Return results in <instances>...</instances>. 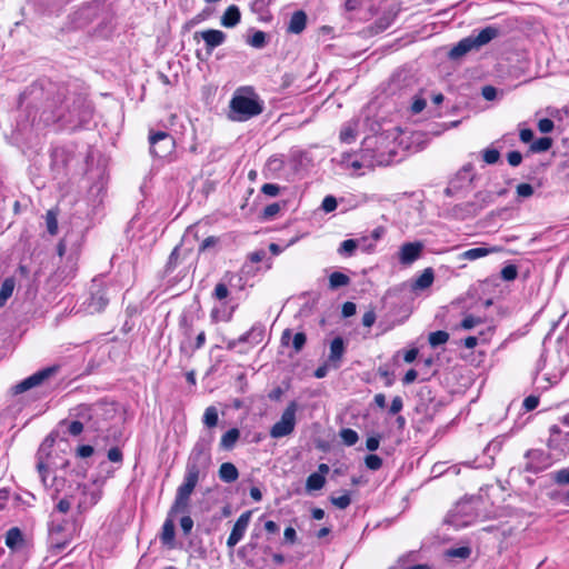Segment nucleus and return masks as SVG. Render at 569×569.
Listing matches in <instances>:
<instances>
[{"mask_svg": "<svg viewBox=\"0 0 569 569\" xmlns=\"http://www.w3.org/2000/svg\"><path fill=\"white\" fill-rule=\"evenodd\" d=\"M263 111V103L251 87L238 88L230 102L228 118L232 121L243 122L259 116Z\"/></svg>", "mask_w": 569, "mask_h": 569, "instance_id": "obj_1", "label": "nucleus"}, {"mask_svg": "<svg viewBox=\"0 0 569 569\" xmlns=\"http://www.w3.org/2000/svg\"><path fill=\"white\" fill-rule=\"evenodd\" d=\"M213 437H201L194 443L187 461L186 471L206 477L211 465V442Z\"/></svg>", "mask_w": 569, "mask_h": 569, "instance_id": "obj_2", "label": "nucleus"}, {"mask_svg": "<svg viewBox=\"0 0 569 569\" xmlns=\"http://www.w3.org/2000/svg\"><path fill=\"white\" fill-rule=\"evenodd\" d=\"M499 30L496 27L489 26L482 29L477 36H469L461 39L450 51L449 58L452 60L459 59L470 52L478 50L497 38Z\"/></svg>", "mask_w": 569, "mask_h": 569, "instance_id": "obj_3", "label": "nucleus"}, {"mask_svg": "<svg viewBox=\"0 0 569 569\" xmlns=\"http://www.w3.org/2000/svg\"><path fill=\"white\" fill-rule=\"evenodd\" d=\"M53 440L46 439L43 443L40 446L37 453V470L40 475L41 481L44 487L49 488L52 492L51 496L53 499L58 498V495L63 490L66 480L63 478L54 476L51 479V483H48V473H49V450L52 448Z\"/></svg>", "mask_w": 569, "mask_h": 569, "instance_id": "obj_4", "label": "nucleus"}, {"mask_svg": "<svg viewBox=\"0 0 569 569\" xmlns=\"http://www.w3.org/2000/svg\"><path fill=\"white\" fill-rule=\"evenodd\" d=\"M77 499V509L79 513L87 512L102 497V483L94 480L92 483H78L72 490Z\"/></svg>", "mask_w": 569, "mask_h": 569, "instance_id": "obj_5", "label": "nucleus"}, {"mask_svg": "<svg viewBox=\"0 0 569 569\" xmlns=\"http://www.w3.org/2000/svg\"><path fill=\"white\" fill-rule=\"evenodd\" d=\"M477 518L476 508L471 500L459 501L447 515L446 522L455 528L469 526Z\"/></svg>", "mask_w": 569, "mask_h": 569, "instance_id": "obj_6", "label": "nucleus"}, {"mask_svg": "<svg viewBox=\"0 0 569 569\" xmlns=\"http://www.w3.org/2000/svg\"><path fill=\"white\" fill-rule=\"evenodd\" d=\"M150 153L157 158H166L176 148L174 139L166 131L150 130L149 132Z\"/></svg>", "mask_w": 569, "mask_h": 569, "instance_id": "obj_7", "label": "nucleus"}, {"mask_svg": "<svg viewBox=\"0 0 569 569\" xmlns=\"http://www.w3.org/2000/svg\"><path fill=\"white\" fill-rule=\"evenodd\" d=\"M297 403L291 402L282 412L281 418L270 429L272 438H282L289 436L296 427Z\"/></svg>", "mask_w": 569, "mask_h": 569, "instance_id": "obj_8", "label": "nucleus"}, {"mask_svg": "<svg viewBox=\"0 0 569 569\" xmlns=\"http://www.w3.org/2000/svg\"><path fill=\"white\" fill-rule=\"evenodd\" d=\"M116 415V408L112 403L97 402L91 405V430L99 431L103 428L104 423L112 419Z\"/></svg>", "mask_w": 569, "mask_h": 569, "instance_id": "obj_9", "label": "nucleus"}, {"mask_svg": "<svg viewBox=\"0 0 569 569\" xmlns=\"http://www.w3.org/2000/svg\"><path fill=\"white\" fill-rule=\"evenodd\" d=\"M89 118V107L82 100L74 101L72 109H68V114L63 112L57 114V120L72 126L81 124L88 121Z\"/></svg>", "mask_w": 569, "mask_h": 569, "instance_id": "obj_10", "label": "nucleus"}, {"mask_svg": "<svg viewBox=\"0 0 569 569\" xmlns=\"http://www.w3.org/2000/svg\"><path fill=\"white\" fill-rule=\"evenodd\" d=\"M57 370H58V367L53 366V367L44 368V369L31 375L30 377L26 378L24 380L17 383L12 388L13 393L19 395V393H22L33 387L40 386L43 381H46L51 376H53L57 372Z\"/></svg>", "mask_w": 569, "mask_h": 569, "instance_id": "obj_11", "label": "nucleus"}, {"mask_svg": "<svg viewBox=\"0 0 569 569\" xmlns=\"http://www.w3.org/2000/svg\"><path fill=\"white\" fill-rule=\"evenodd\" d=\"M526 459L525 470L528 472L537 473L550 466L549 456L539 449L529 450L526 453Z\"/></svg>", "mask_w": 569, "mask_h": 569, "instance_id": "obj_12", "label": "nucleus"}, {"mask_svg": "<svg viewBox=\"0 0 569 569\" xmlns=\"http://www.w3.org/2000/svg\"><path fill=\"white\" fill-rule=\"evenodd\" d=\"M423 251V243L420 241L403 243L398 252L399 262L403 266H410L418 260Z\"/></svg>", "mask_w": 569, "mask_h": 569, "instance_id": "obj_13", "label": "nucleus"}, {"mask_svg": "<svg viewBox=\"0 0 569 569\" xmlns=\"http://www.w3.org/2000/svg\"><path fill=\"white\" fill-rule=\"evenodd\" d=\"M251 515V511H246L240 515L227 539L228 548L232 549L243 538L248 529Z\"/></svg>", "mask_w": 569, "mask_h": 569, "instance_id": "obj_14", "label": "nucleus"}, {"mask_svg": "<svg viewBox=\"0 0 569 569\" xmlns=\"http://www.w3.org/2000/svg\"><path fill=\"white\" fill-rule=\"evenodd\" d=\"M109 303V297L104 287L98 286L96 290L92 289L91 296L87 301V310L89 313H98L104 310Z\"/></svg>", "mask_w": 569, "mask_h": 569, "instance_id": "obj_15", "label": "nucleus"}, {"mask_svg": "<svg viewBox=\"0 0 569 569\" xmlns=\"http://www.w3.org/2000/svg\"><path fill=\"white\" fill-rule=\"evenodd\" d=\"M198 37H201V39L204 41L208 54H211L213 49L221 46L227 38L224 32L216 29H208L200 32H196L194 39L197 40Z\"/></svg>", "mask_w": 569, "mask_h": 569, "instance_id": "obj_16", "label": "nucleus"}, {"mask_svg": "<svg viewBox=\"0 0 569 569\" xmlns=\"http://www.w3.org/2000/svg\"><path fill=\"white\" fill-rule=\"evenodd\" d=\"M501 251H502V248L499 246L478 247V248H472V249L463 251L462 253L459 254V259L473 261V260L487 257L488 254L498 253Z\"/></svg>", "mask_w": 569, "mask_h": 569, "instance_id": "obj_17", "label": "nucleus"}, {"mask_svg": "<svg viewBox=\"0 0 569 569\" xmlns=\"http://www.w3.org/2000/svg\"><path fill=\"white\" fill-rule=\"evenodd\" d=\"M345 350L343 339L341 337H336L330 343V353L328 357V362L332 368L338 369L340 367Z\"/></svg>", "mask_w": 569, "mask_h": 569, "instance_id": "obj_18", "label": "nucleus"}, {"mask_svg": "<svg viewBox=\"0 0 569 569\" xmlns=\"http://www.w3.org/2000/svg\"><path fill=\"white\" fill-rule=\"evenodd\" d=\"M201 478L202 476L186 471L183 482L178 487L176 495L190 499Z\"/></svg>", "mask_w": 569, "mask_h": 569, "instance_id": "obj_19", "label": "nucleus"}, {"mask_svg": "<svg viewBox=\"0 0 569 569\" xmlns=\"http://www.w3.org/2000/svg\"><path fill=\"white\" fill-rule=\"evenodd\" d=\"M264 337V327L262 325H254L249 331L241 335L238 339L239 343L249 342L251 345H258L262 342Z\"/></svg>", "mask_w": 569, "mask_h": 569, "instance_id": "obj_20", "label": "nucleus"}, {"mask_svg": "<svg viewBox=\"0 0 569 569\" xmlns=\"http://www.w3.org/2000/svg\"><path fill=\"white\" fill-rule=\"evenodd\" d=\"M435 280V272L432 268H427L415 280L411 286L413 291H420L431 287Z\"/></svg>", "mask_w": 569, "mask_h": 569, "instance_id": "obj_21", "label": "nucleus"}, {"mask_svg": "<svg viewBox=\"0 0 569 569\" xmlns=\"http://www.w3.org/2000/svg\"><path fill=\"white\" fill-rule=\"evenodd\" d=\"M70 416L73 417L77 420H80L84 423V427L88 429H91V405H79L76 408H73L70 412Z\"/></svg>", "mask_w": 569, "mask_h": 569, "instance_id": "obj_22", "label": "nucleus"}, {"mask_svg": "<svg viewBox=\"0 0 569 569\" xmlns=\"http://www.w3.org/2000/svg\"><path fill=\"white\" fill-rule=\"evenodd\" d=\"M307 24V14L299 10L296 11L289 21L288 31L295 34L301 33Z\"/></svg>", "mask_w": 569, "mask_h": 569, "instance_id": "obj_23", "label": "nucleus"}, {"mask_svg": "<svg viewBox=\"0 0 569 569\" xmlns=\"http://www.w3.org/2000/svg\"><path fill=\"white\" fill-rule=\"evenodd\" d=\"M174 522L171 516H169L162 525V531L160 535L162 545L172 548L174 542Z\"/></svg>", "mask_w": 569, "mask_h": 569, "instance_id": "obj_24", "label": "nucleus"}, {"mask_svg": "<svg viewBox=\"0 0 569 569\" xmlns=\"http://www.w3.org/2000/svg\"><path fill=\"white\" fill-rule=\"evenodd\" d=\"M220 480L227 483L234 482L239 478L237 467L231 462H223L218 471Z\"/></svg>", "mask_w": 569, "mask_h": 569, "instance_id": "obj_25", "label": "nucleus"}, {"mask_svg": "<svg viewBox=\"0 0 569 569\" xmlns=\"http://www.w3.org/2000/svg\"><path fill=\"white\" fill-rule=\"evenodd\" d=\"M342 164H345L348 168H352L355 170L361 169V168H369L372 169L376 167V162L373 160H361L359 158H355L351 154H342Z\"/></svg>", "mask_w": 569, "mask_h": 569, "instance_id": "obj_26", "label": "nucleus"}, {"mask_svg": "<svg viewBox=\"0 0 569 569\" xmlns=\"http://www.w3.org/2000/svg\"><path fill=\"white\" fill-rule=\"evenodd\" d=\"M240 438V430L238 428H231L224 432L220 439V449L232 450Z\"/></svg>", "mask_w": 569, "mask_h": 569, "instance_id": "obj_27", "label": "nucleus"}, {"mask_svg": "<svg viewBox=\"0 0 569 569\" xmlns=\"http://www.w3.org/2000/svg\"><path fill=\"white\" fill-rule=\"evenodd\" d=\"M240 10L237 6H230L227 8L221 17V24L226 28H232L240 21Z\"/></svg>", "mask_w": 569, "mask_h": 569, "instance_id": "obj_28", "label": "nucleus"}, {"mask_svg": "<svg viewBox=\"0 0 569 569\" xmlns=\"http://www.w3.org/2000/svg\"><path fill=\"white\" fill-rule=\"evenodd\" d=\"M23 545V536L18 527L10 528L6 533V546L16 550Z\"/></svg>", "mask_w": 569, "mask_h": 569, "instance_id": "obj_29", "label": "nucleus"}, {"mask_svg": "<svg viewBox=\"0 0 569 569\" xmlns=\"http://www.w3.org/2000/svg\"><path fill=\"white\" fill-rule=\"evenodd\" d=\"M16 288V279L8 277L3 280L0 288V309L6 306L8 299L12 296Z\"/></svg>", "mask_w": 569, "mask_h": 569, "instance_id": "obj_30", "label": "nucleus"}, {"mask_svg": "<svg viewBox=\"0 0 569 569\" xmlns=\"http://www.w3.org/2000/svg\"><path fill=\"white\" fill-rule=\"evenodd\" d=\"M361 160H373L376 162V166H388L390 163V157H386L385 154L377 156L372 150H369L368 148L362 149L360 153Z\"/></svg>", "mask_w": 569, "mask_h": 569, "instance_id": "obj_31", "label": "nucleus"}, {"mask_svg": "<svg viewBox=\"0 0 569 569\" xmlns=\"http://www.w3.org/2000/svg\"><path fill=\"white\" fill-rule=\"evenodd\" d=\"M326 483V478L325 476L318 473V472H313L311 473L308 478H307V481H306V489L308 491H316V490H320L323 488Z\"/></svg>", "mask_w": 569, "mask_h": 569, "instance_id": "obj_32", "label": "nucleus"}, {"mask_svg": "<svg viewBox=\"0 0 569 569\" xmlns=\"http://www.w3.org/2000/svg\"><path fill=\"white\" fill-rule=\"evenodd\" d=\"M349 283L350 278L342 272L335 271L329 276V287L332 290L348 286Z\"/></svg>", "mask_w": 569, "mask_h": 569, "instance_id": "obj_33", "label": "nucleus"}, {"mask_svg": "<svg viewBox=\"0 0 569 569\" xmlns=\"http://www.w3.org/2000/svg\"><path fill=\"white\" fill-rule=\"evenodd\" d=\"M202 422L207 428H213L218 425L219 415H218V410L214 406H210V407L206 408L203 417H202Z\"/></svg>", "mask_w": 569, "mask_h": 569, "instance_id": "obj_34", "label": "nucleus"}, {"mask_svg": "<svg viewBox=\"0 0 569 569\" xmlns=\"http://www.w3.org/2000/svg\"><path fill=\"white\" fill-rule=\"evenodd\" d=\"M190 499L176 495L173 505L169 511V516H173L179 512H186L189 507Z\"/></svg>", "mask_w": 569, "mask_h": 569, "instance_id": "obj_35", "label": "nucleus"}, {"mask_svg": "<svg viewBox=\"0 0 569 569\" xmlns=\"http://www.w3.org/2000/svg\"><path fill=\"white\" fill-rule=\"evenodd\" d=\"M449 340V333L443 330L431 332L428 337V341L432 348L447 343Z\"/></svg>", "mask_w": 569, "mask_h": 569, "instance_id": "obj_36", "label": "nucleus"}, {"mask_svg": "<svg viewBox=\"0 0 569 569\" xmlns=\"http://www.w3.org/2000/svg\"><path fill=\"white\" fill-rule=\"evenodd\" d=\"M359 246V241L356 240V239H347L345 241L341 242L339 249H338V252L341 254V256H347V257H350L355 253L356 249L358 248Z\"/></svg>", "mask_w": 569, "mask_h": 569, "instance_id": "obj_37", "label": "nucleus"}, {"mask_svg": "<svg viewBox=\"0 0 569 569\" xmlns=\"http://www.w3.org/2000/svg\"><path fill=\"white\" fill-rule=\"evenodd\" d=\"M47 230L54 236L58 232V213L54 210H48L46 213Z\"/></svg>", "mask_w": 569, "mask_h": 569, "instance_id": "obj_38", "label": "nucleus"}, {"mask_svg": "<svg viewBox=\"0 0 569 569\" xmlns=\"http://www.w3.org/2000/svg\"><path fill=\"white\" fill-rule=\"evenodd\" d=\"M552 146V139L549 137L539 138L533 141L530 146L532 152H545Z\"/></svg>", "mask_w": 569, "mask_h": 569, "instance_id": "obj_39", "label": "nucleus"}, {"mask_svg": "<svg viewBox=\"0 0 569 569\" xmlns=\"http://www.w3.org/2000/svg\"><path fill=\"white\" fill-rule=\"evenodd\" d=\"M340 438L347 446H353L357 443L359 437L358 433L350 428H345L340 431Z\"/></svg>", "mask_w": 569, "mask_h": 569, "instance_id": "obj_40", "label": "nucleus"}, {"mask_svg": "<svg viewBox=\"0 0 569 569\" xmlns=\"http://www.w3.org/2000/svg\"><path fill=\"white\" fill-rule=\"evenodd\" d=\"M76 499V496L74 493L71 491L69 495H66L64 498L60 499L59 502L57 503L56 506V509L61 512V513H67L70 508H71V505L73 502V500Z\"/></svg>", "mask_w": 569, "mask_h": 569, "instance_id": "obj_41", "label": "nucleus"}, {"mask_svg": "<svg viewBox=\"0 0 569 569\" xmlns=\"http://www.w3.org/2000/svg\"><path fill=\"white\" fill-rule=\"evenodd\" d=\"M447 556L450 558H460V559H467L471 555V549L467 546L458 547V548H451L447 550Z\"/></svg>", "mask_w": 569, "mask_h": 569, "instance_id": "obj_42", "label": "nucleus"}, {"mask_svg": "<svg viewBox=\"0 0 569 569\" xmlns=\"http://www.w3.org/2000/svg\"><path fill=\"white\" fill-rule=\"evenodd\" d=\"M500 274L505 281H512L518 276V268L515 264H508L502 268Z\"/></svg>", "mask_w": 569, "mask_h": 569, "instance_id": "obj_43", "label": "nucleus"}, {"mask_svg": "<svg viewBox=\"0 0 569 569\" xmlns=\"http://www.w3.org/2000/svg\"><path fill=\"white\" fill-rule=\"evenodd\" d=\"M248 43L253 48H262L266 44V33L263 31H256L248 40Z\"/></svg>", "mask_w": 569, "mask_h": 569, "instance_id": "obj_44", "label": "nucleus"}, {"mask_svg": "<svg viewBox=\"0 0 569 569\" xmlns=\"http://www.w3.org/2000/svg\"><path fill=\"white\" fill-rule=\"evenodd\" d=\"M366 467L370 470H379L382 466V459L377 455H369L365 459Z\"/></svg>", "mask_w": 569, "mask_h": 569, "instance_id": "obj_45", "label": "nucleus"}, {"mask_svg": "<svg viewBox=\"0 0 569 569\" xmlns=\"http://www.w3.org/2000/svg\"><path fill=\"white\" fill-rule=\"evenodd\" d=\"M483 161L488 164H495L499 161L500 152L497 149H486L482 152Z\"/></svg>", "mask_w": 569, "mask_h": 569, "instance_id": "obj_46", "label": "nucleus"}, {"mask_svg": "<svg viewBox=\"0 0 569 569\" xmlns=\"http://www.w3.org/2000/svg\"><path fill=\"white\" fill-rule=\"evenodd\" d=\"M330 501L333 506H336L339 509H346L351 503V498L348 493H345L339 497H331Z\"/></svg>", "mask_w": 569, "mask_h": 569, "instance_id": "obj_47", "label": "nucleus"}, {"mask_svg": "<svg viewBox=\"0 0 569 569\" xmlns=\"http://www.w3.org/2000/svg\"><path fill=\"white\" fill-rule=\"evenodd\" d=\"M307 342V337L303 332H297L292 338V348L295 352H300Z\"/></svg>", "mask_w": 569, "mask_h": 569, "instance_id": "obj_48", "label": "nucleus"}, {"mask_svg": "<svg viewBox=\"0 0 569 569\" xmlns=\"http://www.w3.org/2000/svg\"><path fill=\"white\" fill-rule=\"evenodd\" d=\"M281 209V206L278 202H273L268 204L263 210V218L269 220L276 217Z\"/></svg>", "mask_w": 569, "mask_h": 569, "instance_id": "obj_49", "label": "nucleus"}, {"mask_svg": "<svg viewBox=\"0 0 569 569\" xmlns=\"http://www.w3.org/2000/svg\"><path fill=\"white\" fill-rule=\"evenodd\" d=\"M481 322L482 321L480 318L469 315L461 321L460 326L465 330H470L476 326L480 325Z\"/></svg>", "mask_w": 569, "mask_h": 569, "instance_id": "obj_50", "label": "nucleus"}, {"mask_svg": "<svg viewBox=\"0 0 569 569\" xmlns=\"http://www.w3.org/2000/svg\"><path fill=\"white\" fill-rule=\"evenodd\" d=\"M553 480L558 485H569V468L560 469L555 472Z\"/></svg>", "mask_w": 569, "mask_h": 569, "instance_id": "obj_51", "label": "nucleus"}, {"mask_svg": "<svg viewBox=\"0 0 569 569\" xmlns=\"http://www.w3.org/2000/svg\"><path fill=\"white\" fill-rule=\"evenodd\" d=\"M228 295H229V290L224 283L219 282L216 284L214 290H213V297L216 299L223 300L228 297Z\"/></svg>", "mask_w": 569, "mask_h": 569, "instance_id": "obj_52", "label": "nucleus"}, {"mask_svg": "<svg viewBox=\"0 0 569 569\" xmlns=\"http://www.w3.org/2000/svg\"><path fill=\"white\" fill-rule=\"evenodd\" d=\"M517 194L521 198H529L533 194V187L530 183H520L517 186Z\"/></svg>", "mask_w": 569, "mask_h": 569, "instance_id": "obj_53", "label": "nucleus"}, {"mask_svg": "<svg viewBox=\"0 0 569 569\" xmlns=\"http://www.w3.org/2000/svg\"><path fill=\"white\" fill-rule=\"evenodd\" d=\"M555 123L549 118H543L538 121V129L542 133H549L553 130Z\"/></svg>", "mask_w": 569, "mask_h": 569, "instance_id": "obj_54", "label": "nucleus"}, {"mask_svg": "<svg viewBox=\"0 0 569 569\" xmlns=\"http://www.w3.org/2000/svg\"><path fill=\"white\" fill-rule=\"evenodd\" d=\"M84 429V423L80 420H73L68 426V431L72 436H79Z\"/></svg>", "mask_w": 569, "mask_h": 569, "instance_id": "obj_55", "label": "nucleus"}, {"mask_svg": "<svg viewBox=\"0 0 569 569\" xmlns=\"http://www.w3.org/2000/svg\"><path fill=\"white\" fill-rule=\"evenodd\" d=\"M426 100L421 97H415L411 104V112L413 114L420 113L426 108Z\"/></svg>", "mask_w": 569, "mask_h": 569, "instance_id": "obj_56", "label": "nucleus"}, {"mask_svg": "<svg viewBox=\"0 0 569 569\" xmlns=\"http://www.w3.org/2000/svg\"><path fill=\"white\" fill-rule=\"evenodd\" d=\"M321 208L326 212H332L333 210H336V208H337V200H336V198L332 197V196L325 197V199L322 201V204H321Z\"/></svg>", "mask_w": 569, "mask_h": 569, "instance_id": "obj_57", "label": "nucleus"}, {"mask_svg": "<svg viewBox=\"0 0 569 569\" xmlns=\"http://www.w3.org/2000/svg\"><path fill=\"white\" fill-rule=\"evenodd\" d=\"M355 138L356 131L350 127L343 128L340 132V139L343 142L350 143L351 141L355 140Z\"/></svg>", "mask_w": 569, "mask_h": 569, "instance_id": "obj_58", "label": "nucleus"}, {"mask_svg": "<svg viewBox=\"0 0 569 569\" xmlns=\"http://www.w3.org/2000/svg\"><path fill=\"white\" fill-rule=\"evenodd\" d=\"M280 191V188L278 184L274 183H264L261 187V192L269 196V197H276Z\"/></svg>", "mask_w": 569, "mask_h": 569, "instance_id": "obj_59", "label": "nucleus"}, {"mask_svg": "<svg viewBox=\"0 0 569 569\" xmlns=\"http://www.w3.org/2000/svg\"><path fill=\"white\" fill-rule=\"evenodd\" d=\"M180 527L186 536L189 535L193 528V520L191 519V517L183 516L180 519Z\"/></svg>", "mask_w": 569, "mask_h": 569, "instance_id": "obj_60", "label": "nucleus"}, {"mask_svg": "<svg viewBox=\"0 0 569 569\" xmlns=\"http://www.w3.org/2000/svg\"><path fill=\"white\" fill-rule=\"evenodd\" d=\"M508 163L512 167H518L522 161V154L519 151H510L507 154Z\"/></svg>", "mask_w": 569, "mask_h": 569, "instance_id": "obj_61", "label": "nucleus"}, {"mask_svg": "<svg viewBox=\"0 0 569 569\" xmlns=\"http://www.w3.org/2000/svg\"><path fill=\"white\" fill-rule=\"evenodd\" d=\"M539 405V398L536 396H529L523 400V408L527 411L536 409Z\"/></svg>", "mask_w": 569, "mask_h": 569, "instance_id": "obj_62", "label": "nucleus"}, {"mask_svg": "<svg viewBox=\"0 0 569 569\" xmlns=\"http://www.w3.org/2000/svg\"><path fill=\"white\" fill-rule=\"evenodd\" d=\"M108 459L111 462H121L122 461V452L118 447L110 448L108 451Z\"/></svg>", "mask_w": 569, "mask_h": 569, "instance_id": "obj_63", "label": "nucleus"}, {"mask_svg": "<svg viewBox=\"0 0 569 569\" xmlns=\"http://www.w3.org/2000/svg\"><path fill=\"white\" fill-rule=\"evenodd\" d=\"M402 407H403L402 399H401V397L397 396L391 401L389 412L391 415H397L398 412H400L402 410Z\"/></svg>", "mask_w": 569, "mask_h": 569, "instance_id": "obj_64", "label": "nucleus"}]
</instances>
